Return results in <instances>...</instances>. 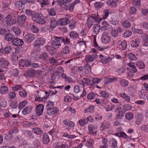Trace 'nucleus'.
Here are the masks:
<instances>
[{"instance_id":"nucleus-60","label":"nucleus","mask_w":148,"mask_h":148,"mask_svg":"<svg viewBox=\"0 0 148 148\" xmlns=\"http://www.w3.org/2000/svg\"><path fill=\"white\" fill-rule=\"evenodd\" d=\"M116 2L115 1L113 0H109L107 1V3L109 5L114 7L116 6Z\"/></svg>"},{"instance_id":"nucleus-62","label":"nucleus","mask_w":148,"mask_h":148,"mask_svg":"<svg viewBox=\"0 0 148 148\" xmlns=\"http://www.w3.org/2000/svg\"><path fill=\"white\" fill-rule=\"evenodd\" d=\"M27 74L29 77H32L34 75V71L33 70L29 69L26 72Z\"/></svg>"},{"instance_id":"nucleus-5","label":"nucleus","mask_w":148,"mask_h":148,"mask_svg":"<svg viewBox=\"0 0 148 148\" xmlns=\"http://www.w3.org/2000/svg\"><path fill=\"white\" fill-rule=\"evenodd\" d=\"M46 43L45 39L43 38H39L37 39L34 42V46L35 47H39Z\"/></svg>"},{"instance_id":"nucleus-59","label":"nucleus","mask_w":148,"mask_h":148,"mask_svg":"<svg viewBox=\"0 0 148 148\" xmlns=\"http://www.w3.org/2000/svg\"><path fill=\"white\" fill-rule=\"evenodd\" d=\"M48 56V55L47 53H44L40 55L39 58L40 59L44 60L46 59Z\"/></svg>"},{"instance_id":"nucleus-48","label":"nucleus","mask_w":148,"mask_h":148,"mask_svg":"<svg viewBox=\"0 0 148 148\" xmlns=\"http://www.w3.org/2000/svg\"><path fill=\"white\" fill-rule=\"evenodd\" d=\"M84 69H85L86 72L88 73H90L91 72V67L87 63L85 64Z\"/></svg>"},{"instance_id":"nucleus-44","label":"nucleus","mask_w":148,"mask_h":148,"mask_svg":"<svg viewBox=\"0 0 148 148\" xmlns=\"http://www.w3.org/2000/svg\"><path fill=\"white\" fill-rule=\"evenodd\" d=\"M69 52L70 49L69 47L68 46H65L61 50V53L67 54L69 53Z\"/></svg>"},{"instance_id":"nucleus-52","label":"nucleus","mask_w":148,"mask_h":148,"mask_svg":"<svg viewBox=\"0 0 148 148\" xmlns=\"http://www.w3.org/2000/svg\"><path fill=\"white\" fill-rule=\"evenodd\" d=\"M61 39H62V40H61V43L63 42L65 45H68L70 43V39L66 38H64L63 37H61Z\"/></svg>"},{"instance_id":"nucleus-36","label":"nucleus","mask_w":148,"mask_h":148,"mask_svg":"<svg viewBox=\"0 0 148 148\" xmlns=\"http://www.w3.org/2000/svg\"><path fill=\"white\" fill-rule=\"evenodd\" d=\"M33 132L37 135L42 134L43 133V131L39 127H35L32 129Z\"/></svg>"},{"instance_id":"nucleus-10","label":"nucleus","mask_w":148,"mask_h":148,"mask_svg":"<svg viewBox=\"0 0 148 148\" xmlns=\"http://www.w3.org/2000/svg\"><path fill=\"white\" fill-rule=\"evenodd\" d=\"M44 105L42 104H40L36 108V114L38 116L41 115L42 113L44 110Z\"/></svg>"},{"instance_id":"nucleus-18","label":"nucleus","mask_w":148,"mask_h":148,"mask_svg":"<svg viewBox=\"0 0 148 148\" xmlns=\"http://www.w3.org/2000/svg\"><path fill=\"white\" fill-rule=\"evenodd\" d=\"M70 22L69 20L66 18H60L58 21L59 24L64 25L69 24Z\"/></svg>"},{"instance_id":"nucleus-23","label":"nucleus","mask_w":148,"mask_h":148,"mask_svg":"<svg viewBox=\"0 0 148 148\" xmlns=\"http://www.w3.org/2000/svg\"><path fill=\"white\" fill-rule=\"evenodd\" d=\"M14 36L13 34L8 33L5 35L4 37V39L5 40L8 41H11V42H12L13 40L14 39Z\"/></svg>"},{"instance_id":"nucleus-25","label":"nucleus","mask_w":148,"mask_h":148,"mask_svg":"<svg viewBox=\"0 0 148 148\" xmlns=\"http://www.w3.org/2000/svg\"><path fill=\"white\" fill-rule=\"evenodd\" d=\"M12 49L11 47L9 46H7L4 49L1 48L0 49V53H9Z\"/></svg>"},{"instance_id":"nucleus-27","label":"nucleus","mask_w":148,"mask_h":148,"mask_svg":"<svg viewBox=\"0 0 148 148\" xmlns=\"http://www.w3.org/2000/svg\"><path fill=\"white\" fill-rule=\"evenodd\" d=\"M117 80L116 77L111 78L110 77H106L104 78V83L105 84H109Z\"/></svg>"},{"instance_id":"nucleus-47","label":"nucleus","mask_w":148,"mask_h":148,"mask_svg":"<svg viewBox=\"0 0 148 148\" xmlns=\"http://www.w3.org/2000/svg\"><path fill=\"white\" fill-rule=\"evenodd\" d=\"M138 67L141 69H143L145 67V65L143 62L141 61H139L136 64Z\"/></svg>"},{"instance_id":"nucleus-12","label":"nucleus","mask_w":148,"mask_h":148,"mask_svg":"<svg viewBox=\"0 0 148 148\" xmlns=\"http://www.w3.org/2000/svg\"><path fill=\"white\" fill-rule=\"evenodd\" d=\"M31 62L27 60H21L19 63V66L22 67H27L29 66Z\"/></svg>"},{"instance_id":"nucleus-4","label":"nucleus","mask_w":148,"mask_h":148,"mask_svg":"<svg viewBox=\"0 0 148 148\" xmlns=\"http://www.w3.org/2000/svg\"><path fill=\"white\" fill-rule=\"evenodd\" d=\"M109 34V33L108 32L105 31L103 33L101 40L102 42L103 43L106 44L110 40V38Z\"/></svg>"},{"instance_id":"nucleus-35","label":"nucleus","mask_w":148,"mask_h":148,"mask_svg":"<svg viewBox=\"0 0 148 148\" xmlns=\"http://www.w3.org/2000/svg\"><path fill=\"white\" fill-rule=\"evenodd\" d=\"M57 24V22L55 18H51V22L50 24V27L54 29L56 27Z\"/></svg>"},{"instance_id":"nucleus-46","label":"nucleus","mask_w":148,"mask_h":148,"mask_svg":"<svg viewBox=\"0 0 148 148\" xmlns=\"http://www.w3.org/2000/svg\"><path fill=\"white\" fill-rule=\"evenodd\" d=\"M93 41L94 43V46L95 47L97 48V49L100 51L103 50V48H102L98 46L96 40V36H93Z\"/></svg>"},{"instance_id":"nucleus-19","label":"nucleus","mask_w":148,"mask_h":148,"mask_svg":"<svg viewBox=\"0 0 148 148\" xmlns=\"http://www.w3.org/2000/svg\"><path fill=\"white\" fill-rule=\"evenodd\" d=\"M101 24L102 26L101 28V29L102 31L106 30L110 27V25L106 21H103L101 22Z\"/></svg>"},{"instance_id":"nucleus-9","label":"nucleus","mask_w":148,"mask_h":148,"mask_svg":"<svg viewBox=\"0 0 148 148\" xmlns=\"http://www.w3.org/2000/svg\"><path fill=\"white\" fill-rule=\"evenodd\" d=\"M97 57V55L96 53H93L92 55H88L85 57L86 62H93Z\"/></svg>"},{"instance_id":"nucleus-2","label":"nucleus","mask_w":148,"mask_h":148,"mask_svg":"<svg viewBox=\"0 0 148 148\" xmlns=\"http://www.w3.org/2000/svg\"><path fill=\"white\" fill-rule=\"evenodd\" d=\"M61 37L54 36L51 38V47L54 49H57L61 45Z\"/></svg>"},{"instance_id":"nucleus-63","label":"nucleus","mask_w":148,"mask_h":148,"mask_svg":"<svg viewBox=\"0 0 148 148\" xmlns=\"http://www.w3.org/2000/svg\"><path fill=\"white\" fill-rule=\"evenodd\" d=\"M27 103V102L26 100H24L23 101L20 102L18 105L19 108H22L26 105Z\"/></svg>"},{"instance_id":"nucleus-53","label":"nucleus","mask_w":148,"mask_h":148,"mask_svg":"<svg viewBox=\"0 0 148 148\" xmlns=\"http://www.w3.org/2000/svg\"><path fill=\"white\" fill-rule=\"evenodd\" d=\"M47 10L50 15L53 16L56 15V13L53 8L48 9Z\"/></svg>"},{"instance_id":"nucleus-3","label":"nucleus","mask_w":148,"mask_h":148,"mask_svg":"<svg viewBox=\"0 0 148 148\" xmlns=\"http://www.w3.org/2000/svg\"><path fill=\"white\" fill-rule=\"evenodd\" d=\"M99 57L101 59V62L103 64H106L110 62L114 58V56L111 55L108 57H104L102 55H100Z\"/></svg>"},{"instance_id":"nucleus-24","label":"nucleus","mask_w":148,"mask_h":148,"mask_svg":"<svg viewBox=\"0 0 148 148\" xmlns=\"http://www.w3.org/2000/svg\"><path fill=\"white\" fill-rule=\"evenodd\" d=\"M140 40L138 38H137L134 40L131 41L130 42L131 46L133 47H138L139 44Z\"/></svg>"},{"instance_id":"nucleus-21","label":"nucleus","mask_w":148,"mask_h":148,"mask_svg":"<svg viewBox=\"0 0 148 148\" xmlns=\"http://www.w3.org/2000/svg\"><path fill=\"white\" fill-rule=\"evenodd\" d=\"M79 84H82L83 85L86 84L87 85L92 84L90 79L89 78H84L82 81L79 82Z\"/></svg>"},{"instance_id":"nucleus-61","label":"nucleus","mask_w":148,"mask_h":148,"mask_svg":"<svg viewBox=\"0 0 148 148\" xmlns=\"http://www.w3.org/2000/svg\"><path fill=\"white\" fill-rule=\"evenodd\" d=\"M18 104L15 101H12L11 102L10 106L11 108L15 109L17 108Z\"/></svg>"},{"instance_id":"nucleus-55","label":"nucleus","mask_w":148,"mask_h":148,"mask_svg":"<svg viewBox=\"0 0 148 148\" xmlns=\"http://www.w3.org/2000/svg\"><path fill=\"white\" fill-rule=\"evenodd\" d=\"M34 147L35 148H38L40 145V141L39 139H35L33 140Z\"/></svg>"},{"instance_id":"nucleus-7","label":"nucleus","mask_w":148,"mask_h":148,"mask_svg":"<svg viewBox=\"0 0 148 148\" xmlns=\"http://www.w3.org/2000/svg\"><path fill=\"white\" fill-rule=\"evenodd\" d=\"M35 35L32 33H28L25 35L24 38V40L27 43H30L36 38Z\"/></svg>"},{"instance_id":"nucleus-49","label":"nucleus","mask_w":148,"mask_h":148,"mask_svg":"<svg viewBox=\"0 0 148 148\" xmlns=\"http://www.w3.org/2000/svg\"><path fill=\"white\" fill-rule=\"evenodd\" d=\"M132 109V106L131 105L126 104L123 106V110L126 111L127 110H131Z\"/></svg>"},{"instance_id":"nucleus-6","label":"nucleus","mask_w":148,"mask_h":148,"mask_svg":"<svg viewBox=\"0 0 148 148\" xmlns=\"http://www.w3.org/2000/svg\"><path fill=\"white\" fill-rule=\"evenodd\" d=\"M4 20L6 24L8 25H12L16 22V20L12 19V16L10 14H8L5 17Z\"/></svg>"},{"instance_id":"nucleus-15","label":"nucleus","mask_w":148,"mask_h":148,"mask_svg":"<svg viewBox=\"0 0 148 148\" xmlns=\"http://www.w3.org/2000/svg\"><path fill=\"white\" fill-rule=\"evenodd\" d=\"M88 133L89 134L92 135L96 134L97 132H94L95 129V127L94 125L92 124L89 125L88 127Z\"/></svg>"},{"instance_id":"nucleus-58","label":"nucleus","mask_w":148,"mask_h":148,"mask_svg":"<svg viewBox=\"0 0 148 148\" xmlns=\"http://www.w3.org/2000/svg\"><path fill=\"white\" fill-rule=\"evenodd\" d=\"M37 1L40 3L42 7L44 6L45 5H47L48 3V0H37Z\"/></svg>"},{"instance_id":"nucleus-43","label":"nucleus","mask_w":148,"mask_h":148,"mask_svg":"<svg viewBox=\"0 0 148 148\" xmlns=\"http://www.w3.org/2000/svg\"><path fill=\"white\" fill-rule=\"evenodd\" d=\"M70 37L73 39H76L78 38V35L77 32L75 31L71 32L69 33Z\"/></svg>"},{"instance_id":"nucleus-51","label":"nucleus","mask_w":148,"mask_h":148,"mask_svg":"<svg viewBox=\"0 0 148 148\" xmlns=\"http://www.w3.org/2000/svg\"><path fill=\"white\" fill-rule=\"evenodd\" d=\"M103 5V4L101 2H96L94 4L95 8L97 10H98Z\"/></svg>"},{"instance_id":"nucleus-8","label":"nucleus","mask_w":148,"mask_h":148,"mask_svg":"<svg viewBox=\"0 0 148 148\" xmlns=\"http://www.w3.org/2000/svg\"><path fill=\"white\" fill-rule=\"evenodd\" d=\"M143 118L144 116L142 113L139 112L138 113L136 117L135 123L138 125L140 124L143 121Z\"/></svg>"},{"instance_id":"nucleus-38","label":"nucleus","mask_w":148,"mask_h":148,"mask_svg":"<svg viewBox=\"0 0 148 148\" xmlns=\"http://www.w3.org/2000/svg\"><path fill=\"white\" fill-rule=\"evenodd\" d=\"M93 140L91 138H88L87 139L86 145L90 148H95L92 146Z\"/></svg>"},{"instance_id":"nucleus-1","label":"nucleus","mask_w":148,"mask_h":148,"mask_svg":"<svg viewBox=\"0 0 148 148\" xmlns=\"http://www.w3.org/2000/svg\"><path fill=\"white\" fill-rule=\"evenodd\" d=\"M25 13L27 16H31L32 20L38 23L44 24L45 23L43 19V15L41 13L32 11L30 10H26Z\"/></svg>"},{"instance_id":"nucleus-54","label":"nucleus","mask_w":148,"mask_h":148,"mask_svg":"<svg viewBox=\"0 0 148 148\" xmlns=\"http://www.w3.org/2000/svg\"><path fill=\"white\" fill-rule=\"evenodd\" d=\"M132 30L134 33H135L141 34L143 33L142 29H136L134 27H132Z\"/></svg>"},{"instance_id":"nucleus-29","label":"nucleus","mask_w":148,"mask_h":148,"mask_svg":"<svg viewBox=\"0 0 148 148\" xmlns=\"http://www.w3.org/2000/svg\"><path fill=\"white\" fill-rule=\"evenodd\" d=\"M11 30L13 32L16 36L19 35L21 32V29L17 26L13 27H12Z\"/></svg>"},{"instance_id":"nucleus-64","label":"nucleus","mask_w":148,"mask_h":148,"mask_svg":"<svg viewBox=\"0 0 148 148\" xmlns=\"http://www.w3.org/2000/svg\"><path fill=\"white\" fill-rule=\"evenodd\" d=\"M31 29L32 31L34 33H38L39 32V29L38 28L34 25L32 26Z\"/></svg>"},{"instance_id":"nucleus-40","label":"nucleus","mask_w":148,"mask_h":148,"mask_svg":"<svg viewBox=\"0 0 148 148\" xmlns=\"http://www.w3.org/2000/svg\"><path fill=\"white\" fill-rule=\"evenodd\" d=\"M127 56L128 58L131 60H136L138 59L135 54L132 53H129L127 55Z\"/></svg>"},{"instance_id":"nucleus-31","label":"nucleus","mask_w":148,"mask_h":148,"mask_svg":"<svg viewBox=\"0 0 148 148\" xmlns=\"http://www.w3.org/2000/svg\"><path fill=\"white\" fill-rule=\"evenodd\" d=\"M119 96L120 97L124 99L125 101L128 102L130 101V96L127 94L121 92Z\"/></svg>"},{"instance_id":"nucleus-42","label":"nucleus","mask_w":148,"mask_h":148,"mask_svg":"<svg viewBox=\"0 0 148 148\" xmlns=\"http://www.w3.org/2000/svg\"><path fill=\"white\" fill-rule=\"evenodd\" d=\"M32 110V108L30 106H27L24 108L22 111L23 114L25 115L28 114L31 112Z\"/></svg>"},{"instance_id":"nucleus-37","label":"nucleus","mask_w":148,"mask_h":148,"mask_svg":"<svg viewBox=\"0 0 148 148\" xmlns=\"http://www.w3.org/2000/svg\"><path fill=\"white\" fill-rule=\"evenodd\" d=\"M111 146L112 148H117V142L114 138H112L110 140Z\"/></svg>"},{"instance_id":"nucleus-26","label":"nucleus","mask_w":148,"mask_h":148,"mask_svg":"<svg viewBox=\"0 0 148 148\" xmlns=\"http://www.w3.org/2000/svg\"><path fill=\"white\" fill-rule=\"evenodd\" d=\"M117 45L119 47L121 46V49L123 50H125L126 48L127 44L126 42L124 40L123 41H119L117 42Z\"/></svg>"},{"instance_id":"nucleus-30","label":"nucleus","mask_w":148,"mask_h":148,"mask_svg":"<svg viewBox=\"0 0 148 148\" xmlns=\"http://www.w3.org/2000/svg\"><path fill=\"white\" fill-rule=\"evenodd\" d=\"M8 90V88L6 86L3 85L0 87V93L1 94H5Z\"/></svg>"},{"instance_id":"nucleus-11","label":"nucleus","mask_w":148,"mask_h":148,"mask_svg":"<svg viewBox=\"0 0 148 148\" xmlns=\"http://www.w3.org/2000/svg\"><path fill=\"white\" fill-rule=\"evenodd\" d=\"M14 45L16 46H20L23 44V42L22 40L18 38H14L12 42Z\"/></svg>"},{"instance_id":"nucleus-14","label":"nucleus","mask_w":148,"mask_h":148,"mask_svg":"<svg viewBox=\"0 0 148 148\" xmlns=\"http://www.w3.org/2000/svg\"><path fill=\"white\" fill-rule=\"evenodd\" d=\"M47 111L49 115H54L58 112L59 110L58 108L55 107L47 109Z\"/></svg>"},{"instance_id":"nucleus-22","label":"nucleus","mask_w":148,"mask_h":148,"mask_svg":"<svg viewBox=\"0 0 148 148\" xmlns=\"http://www.w3.org/2000/svg\"><path fill=\"white\" fill-rule=\"evenodd\" d=\"M26 16L24 15H22L18 17L17 19V22L19 25H22L26 20Z\"/></svg>"},{"instance_id":"nucleus-34","label":"nucleus","mask_w":148,"mask_h":148,"mask_svg":"<svg viewBox=\"0 0 148 148\" xmlns=\"http://www.w3.org/2000/svg\"><path fill=\"white\" fill-rule=\"evenodd\" d=\"M110 127V125L108 123H105L102 124L100 126V130L101 131H103L106 129L109 128Z\"/></svg>"},{"instance_id":"nucleus-57","label":"nucleus","mask_w":148,"mask_h":148,"mask_svg":"<svg viewBox=\"0 0 148 148\" xmlns=\"http://www.w3.org/2000/svg\"><path fill=\"white\" fill-rule=\"evenodd\" d=\"M79 123L80 125L81 126H83L85 124H88V122H87L86 119L84 118L83 119H81L79 121Z\"/></svg>"},{"instance_id":"nucleus-28","label":"nucleus","mask_w":148,"mask_h":148,"mask_svg":"<svg viewBox=\"0 0 148 148\" xmlns=\"http://www.w3.org/2000/svg\"><path fill=\"white\" fill-rule=\"evenodd\" d=\"M42 142L44 144H47L50 141V139L48 134L46 133H45L43 134Z\"/></svg>"},{"instance_id":"nucleus-39","label":"nucleus","mask_w":148,"mask_h":148,"mask_svg":"<svg viewBox=\"0 0 148 148\" xmlns=\"http://www.w3.org/2000/svg\"><path fill=\"white\" fill-rule=\"evenodd\" d=\"M120 85L123 87H125L128 84V82L125 79H121L119 81Z\"/></svg>"},{"instance_id":"nucleus-56","label":"nucleus","mask_w":148,"mask_h":148,"mask_svg":"<svg viewBox=\"0 0 148 148\" xmlns=\"http://www.w3.org/2000/svg\"><path fill=\"white\" fill-rule=\"evenodd\" d=\"M46 108L47 109L54 108V104L53 102L49 101L47 103Z\"/></svg>"},{"instance_id":"nucleus-33","label":"nucleus","mask_w":148,"mask_h":148,"mask_svg":"<svg viewBox=\"0 0 148 148\" xmlns=\"http://www.w3.org/2000/svg\"><path fill=\"white\" fill-rule=\"evenodd\" d=\"M63 123L65 125L67 126L69 128L73 127L75 125V124L73 122L68 120H64Z\"/></svg>"},{"instance_id":"nucleus-32","label":"nucleus","mask_w":148,"mask_h":148,"mask_svg":"<svg viewBox=\"0 0 148 148\" xmlns=\"http://www.w3.org/2000/svg\"><path fill=\"white\" fill-rule=\"evenodd\" d=\"M93 27V32L95 34L97 35L99 33L100 27L99 24H94Z\"/></svg>"},{"instance_id":"nucleus-41","label":"nucleus","mask_w":148,"mask_h":148,"mask_svg":"<svg viewBox=\"0 0 148 148\" xmlns=\"http://www.w3.org/2000/svg\"><path fill=\"white\" fill-rule=\"evenodd\" d=\"M122 24L125 28L126 29L129 28L131 25L130 23L127 20H125L123 21Z\"/></svg>"},{"instance_id":"nucleus-45","label":"nucleus","mask_w":148,"mask_h":148,"mask_svg":"<svg viewBox=\"0 0 148 148\" xmlns=\"http://www.w3.org/2000/svg\"><path fill=\"white\" fill-rule=\"evenodd\" d=\"M93 20L92 17L91 16L88 18L87 20V26L89 28H90L93 24Z\"/></svg>"},{"instance_id":"nucleus-50","label":"nucleus","mask_w":148,"mask_h":148,"mask_svg":"<svg viewBox=\"0 0 148 148\" xmlns=\"http://www.w3.org/2000/svg\"><path fill=\"white\" fill-rule=\"evenodd\" d=\"M125 117L128 120H132L134 117V115L131 112H128L125 114Z\"/></svg>"},{"instance_id":"nucleus-17","label":"nucleus","mask_w":148,"mask_h":148,"mask_svg":"<svg viewBox=\"0 0 148 148\" xmlns=\"http://www.w3.org/2000/svg\"><path fill=\"white\" fill-rule=\"evenodd\" d=\"M129 66V67L127 68V69L132 73H135L137 71L136 68L134 66V63L132 62L128 63L127 64Z\"/></svg>"},{"instance_id":"nucleus-13","label":"nucleus","mask_w":148,"mask_h":148,"mask_svg":"<svg viewBox=\"0 0 148 148\" xmlns=\"http://www.w3.org/2000/svg\"><path fill=\"white\" fill-rule=\"evenodd\" d=\"M10 63L7 59L4 58H1L0 59V65L6 69L9 65Z\"/></svg>"},{"instance_id":"nucleus-16","label":"nucleus","mask_w":148,"mask_h":148,"mask_svg":"<svg viewBox=\"0 0 148 148\" xmlns=\"http://www.w3.org/2000/svg\"><path fill=\"white\" fill-rule=\"evenodd\" d=\"M115 135L119 137H121L125 139H132L131 136H129L124 132H122L117 133L115 134Z\"/></svg>"},{"instance_id":"nucleus-20","label":"nucleus","mask_w":148,"mask_h":148,"mask_svg":"<svg viewBox=\"0 0 148 148\" xmlns=\"http://www.w3.org/2000/svg\"><path fill=\"white\" fill-rule=\"evenodd\" d=\"M142 43L145 47L148 46V35L144 34L142 36Z\"/></svg>"}]
</instances>
